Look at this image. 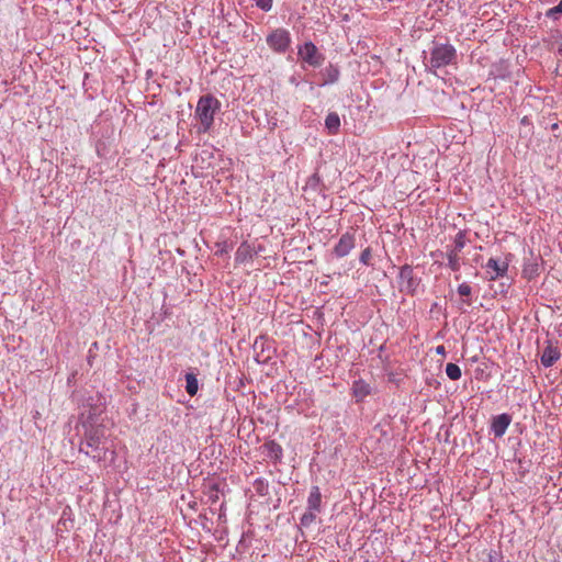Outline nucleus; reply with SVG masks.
Masks as SVG:
<instances>
[{"label": "nucleus", "mask_w": 562, "mask_h": 562, "mask_svg": "<svg viewBox=\"0 0 562 562\" xmlns=\"http://www.w3.org/2000/svg\"><path fill=\"white\" fill-rule=\"evenodd\" d=\"M464 246H465V234H464V232L460 231L456 235L454 245L450 250L460 254L462 251V249L464 248Z\"/></svg>", "instance_id": "20"}, {"label": "nucleus", "mask_w": 562, "mask_h": 562, "mask_svg": "<svg viewBox=\"0 0 562 562\" xmlns=\"http://www.w3.org/2000/svg\"><path fill=\"white\" fill-rule=\"evenodd\" d=\"M83 437L79 445V451L91 458L97 463H105L108 456L113 457L114 451H110L105 426L99 423L97 413H89L85 416L82 413Z\"/></svg>", "instance_id": "1"}, {"label": "nucleus", "mask_w": 562, "mask_h": 562, "mask_svg": "<svg viewBox=\"0 0 562 562\" xmlns=\"http://www.w3.org/2000/svg\"><path fill=\"white\" fill-rule=\"evenodd\" d=\"M220 101L211 94L202 95L199 99L194 115L200 121L198 128L200 133H207L211 130L214 123V115L220 111Z\"/></svg>", "instance_id": "2"}, {"label": "nucleus", "mask_w": 562, "mask_h": 562, "mask_svg": "<svg viewBox=\"0 0 562 562\" xmlns=\"http://www.w3.org/2000/svg\"><path fill=\"white\" fill-rule=\"evenodd\" d=\"M306 508L317 512L322 510V494L319 487L316 485L311 487Z\"/></svg>", "instance_id": "13"}, {"label": "nucleus", "mask_w": 562, "mask_h": 562, "mask_svg": "<svg viewBox=\"0 0 562 562\" xmlns=\"http://www.w3.org/2000/svg\"><path fill=\"white\" fill-rule=\"evenodd\" d=\"M446 374L450 380L457 381L461 378L462 373L458 364L450 362L446 366Z\"/></svg>", "instance_id": "18"}, {"label": "nucleus", "mask_w": 562, "mask_h": 562, "mask_svg": "<svg viewBox=\"0 0 562 562\" xmlns=\"http://www.w3.org/2000/svg\"><path fill=\"white\" fill-rule=\"evenodd\" d=\"M297 55L304 64L313 68L322 66L325 60V56L318 50L317 46L308 41L303 45L299 46Z\"/></svg>", "instance_id": "5"}, {"label": "nucleus", "mask_w": 562, "mask_h": 562, "mask_svg": "<svg viewBox=\"0 0 562 562\" xmlns=\"http://www.w3.org/2000/svg\"><path fill=\"white\" fill-rule=\"evenodd\" d=\"M266 42L274 53L284 54L291 46L292 37L286 29L278 27L268 34Z\"/></svg>", "instance_id": "4"}, {"label": "nucleus", "mask_w": 562, "mask_h": 562, "mask_svg": "<svg viewBox=\"0 0 562 562\" xmlns=\"http://www.w3.org/2000/svg\"><path fill=\"white\" fill-rule=\"evenodd\" d=\"M260 250V247L256 248L249 243L243 241L235 252V262L238 265L248 262L252 260V258L257 256Z\"/></svg>", "instance_id": "9"}, {"label": "nucleus", "mask_w": 562, "mask_h": 562, "mask_svg": "<svg viewBox=\"0 0 562 562\" xmlns=\"http://www.w3.org/2000/svg\"><path fill=\"white\" fill-rule=\"evenodd\" d=\"M560 356H561V353L558 348H555L551 345H548L543 349V352L541 355V358H540L541 364L544 368H550L559 360Z\"/></svg>", "instance_id": "12"}, {"label": "nucleus", "mask_w": 562, "mask_h": 562, "mask_svg": "<svg viewBox=\"0 0 562 562\" xmlns=\"http://www.w3.org/2000/svg\"><path fill=\"white\" fill-rule=\"evenodd\" d=\"M325 126L331 135L337 134L340 127V119L336 112H330L325 119Z\"/></svg>", "instance_id": "15"}, {"label": "nucleus", "mask_w": 562, "mask_h": 562, "mask_svg": "<svg viewBox=\"0 0 562 562\" xmlns=\"http://www.w3.org/2000/svg\"><path fill=\"white\" fill-rule=\"evenodd\" d=\"M447 260H448V263H447V265H448V267H449L453 272H458V271H460L461 262H460V256H459V252L448 250V251H447Z\"/></svg>", "instance_id": "17"}, {"label": "nucleus", "mask_w": 562, "mask_h": 562, "mask_svg": "<svg viewBox=\"0 0 562 562\" xmlns=\"http://www.w3.org/2000/svg\"><path fill=\"white\" fill-rule=\"evenodd\" d=\"M290 81H291V83L297 85V82H296V80H295V78H294V77H292V78L290 79Z\"/></svg>", "instance_id": "27"}, {"label": "nucleus", "mask_w": 562, "mask_h": 562, "mask_svg": "<svg viewBox=\"0 0 562 562\" xmlns=\"http://www.w3.org/2000/svg\"><path fill=\"white\" fill-rule=\"evenodd\" d=\"M199 390V382L193 373L186 374V391L189 395L193 396Z\"/></svg>", "instance_id": "16"}, {"label": "nucleus", "mask_w": 562, "mask_h": 562, "mask_svg": "<svg viewBox=\"0 0 562 562\" xmlns=\"http://www.w3.org/2000/svg\"><path fill=\"white\" fill-rule=\"evenodd\" d=\"M370 259H371V249L368 247L362 250V252L360 254L359 260L362 265L369 266Z\"/></svg>", "instance_id": "23"}, {"label": "nucleus", "mask_w": 562, "mask_h": 562, "mask_svg": "<svg viewBox=\"0 0 562 562\" xmlns=\"http://www.w3.org/2000/svg\"><path fill=\"white\" fill-rule=\"evenodd\" d=\"M436 353L437 355H441V356H445L446 355V348L443 345H439L436 347Z\"/></svg>", "instance_id": "26"}, {"label": "nucleus", "mask_w": 562, "mask_h": 562, "mask_svg": "<svg viewBox=\"0 0 562 562\" xmlns=\"http://www.w3.org/2000/svg\"><path fill=\"white\" fill-rule=\"evenodd\" d=\"M512 423V416L503 413L495 416L492 420L491 431L493 432L495 438H501L505 435L508 426Z\"/></svg>", "instance_id": "10"}, {"label": "nucleus", "mask_w": 562, "mask_h": 562, "mask_svg": "<svg viewBox=\"0 0 562 562\" xmlns=\"http://www.w3.org/2000/svg\"><path fill=\"white\" fill-rule=\"evenodd\" d=\"M319 512L317 510H313V509H307L306 508V512L302 515L301 519H300V522L303 527H308L311 526L315 519H316V515L318 514Z\"/></svg>", "instance_id": "19"}, {"label": "nucleus", "mask_w": 562, "mask_h": 562, "mask_svg": "<svg viewBox=\"0 0 562 562\" xmlns=\"http://www.w3.org/2000/svg\"><path fill=\"white\" fill-rule=\"evenodd\" d=\"M457 50L451 44H435L430 50L427 66L432 69L446 67L457 63Z\"/></svg>", "instance_id": "3"}, {"label": "nucleus", "mask_w": 562, "mask_h": 562, "mask_svg": "<svg viewBox=\"0 0 562 562\" xmlns=\"http://www.w3.org/2000/svg\"><path fill=\"white\" fill-rule=\"evenodd\" d=\"M352 392H353L355 397L358 401H361L370 394L371 387L363 380H357L352 384Z\"/></svg>", "instance_id": "14"}, {"label": "nucleus", "mask_w": 562, "mask_h": 562, "mask_svg": "<svg viewBox=\"0 0 562 562\" xmlns=\"http://www.w3.org/2000/svg\"><path fill=\"white\" fill-rule=\"evenodd\" d=\"M267 448L271 457L279 459L282 456V448L274 441H270L267 443Z\"/></svg>", "instance_id": "22"}, {"label": "nucleus", "mask_w": 562, "mask_h": 562, "mask_svg": "<svg viewBox=\"0 0 562 562\" xmlns=\"http://www.w3.org/2000/svg\"><path fill=\"white\" fill-rule=\"evenodd\" d=\"M562 14V0L558 3V5L550 8L546 12V16L548 19L557 21L559 16Z\"/></svg>", "instance_id": "21"}, {"label": "nucleus", "mask_w": 562, "mask_h": 562, "mask_svg": "<svg viewBox=\"0 0 562 562\" xmlns=\"http://www.w3.org/2000/svg\"><path fill=\"white\" fill-rule=\"evenodd\" d=\"M319 75L323 78V81L319 83V86L324 87L327 85L336 83L339 80L340 70L337 65L329 64L319 72Z\"/></svg>", "instance_id": "11"}, {"label": "nucleus", "mask_w": 562, "mask_h": 562, "mask_svg": "<svg viewBox=\"0 0 562 562\" xmlns=\"http://www.w3.org/2000/svg\"><path fill=\"white\" fill-rule=\"evenodd\" d=\"M400 291L406 294H415L420 280L414 276L413 267L409 265H404L400 269Z\"/></svg>", "instance_id": "6"}, {"label": "nucleus", "mask_w": 562, "mask_h": 562, "mask_svg": "<svg viewBox=\"0 0 562 562\" xmlns=\"http://www.w3.org/2000/svg\"><path fill=\"white\" fill-rule=\"evenodd\" d=\"M355 246H356L355 235L350 232H346L345 234H342L340 236L339 241L334 247L333 252L337 258H344L350 254V251L355 248Z\"/></svg>", "instance_id": "8"}, {"label": "nucleus", "mask_w": 562, "mask_h": 562, "mask_svg": "<svg viewBox=\"0 0 562 562\" xmlns=\"http://www.w3.org/2000/svg\"><path fill=\"white\" fill-rule=\"evenodd\" d=\"M559 54L562 55V45L559 47Z\"/></svg>", "instance_id": "28"}, {"label": "nucleus", "mask_w": 562, "mask_h": 562, "mask_svg": "<svg viewBox=\"0 0 562 562\" xmlns=\"http://www.w3.org/2000/svg\"><path fill=\"white\" fill-rule=\"evenodd\" d=\"M509 267V261L507 259H496V258H490L487 262L483 266L486 278L490 281H495L499 278H503L507 274Z\"/></svg>", "instance_id": "7"}, {"label": "nucleus", "mask_w": 562, "mask_h": 562, "mask_svg": "<svg viewBox=\"0 0 562 562\" xmlns=\"http://www.w3.org/2000/svg\"><path fill=\"white\" fill-rule=\"evenodd\" d=\"M263 344H265V337H259L255 340V344H254V348L257 349V348H261V350L263 351Z\"/></svg>", "instance_id": "25"}, {"label": "nucleus", "mask_w": 562, "mask_h": 562, "mask_svg": "<svg viewBox=\"0 0 562 562\" xmlns=\"http://www.w3.org/2000/svg\"><path fill=\"white\" fill-rule=\"evenodd\" d=\"M458 293L461 296H469L472 293V289L468 283L463 282L458 286Z\"/></svg>", "instance_id": "24"}]
</instances>
